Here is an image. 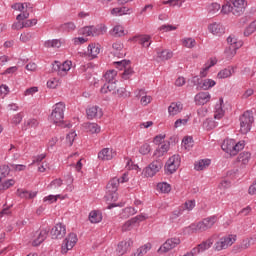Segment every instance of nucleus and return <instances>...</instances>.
<instances>
[{
  "mask_svg": "<svg viewBox=\"0 0 256 256\" xmlns=\"http://www.w3.org/2000/svg\"><path fill=\"white\" fill-rule=\"evenodd\" d=\"M246 7L247 2L245 0H229L223 4L221 13H224V15L232 13L235 17H241L245 13Z\"/></svg>",
  "mask_w": 256,
  "mask_h": 256,
  "instance_id": "1",
  "label": "nucleus"
},
{
  "mask_svg": "<svg viewBox=\"0 0 256 256\" xmlns=\"http://www.w3.org/2000/svg\"><path fill=\"white\" fill-rule=\"evenodd\" d=\"M65 117V105L63 102L56 103L54 105V109L52 110L51 115L49 116V119L51 123L54 125H58V127H62V129H71V123H65L63 121Z\"/></svg>",
  "mask_w": 256,
  "mask_h": 256,
  "instance_id": "2",
  "label": "nucleus"
},
{
  "mask_svg": "<svg viewBox=\"0 0 256 256\" xmlns=\"http://www.w3.org/2000/svg\"><path fill=\"white\" fill-rule=\"evenodd\" d=\"M215 223H217L216 216L208 217L203 219L201 222H198L197 224H191L189 226V231L190 233H203V231L211 229Z\"/></svg>",
  "mask_w": 256,
  "mask_h": 256,
  "instance_id": "3",
  "label": "nucleus"
},
{
  "mask_svg": "<svg viewBox=\"0 0 256 256\" xmlns=\"http://www.w3.org/2000/svg\"><path fill=\"white\" fill-rule=\"evenodd\" d=\"M255 118L253 117V111L247 110L240 116V132L242 135H247L251 131Z\"/></svg>",
  "mask_w": 256,
  "mask_h": 256,
  "instance_id": "4",
  "label": "nucleus"
},
{
  "mask_svg": "<svg viewBox=\"0 0 256 256\" xmlns=\"http://www.w3.org/2000/svg\"><path fill=\"white\" fill-rule=\"evenodd\" d=\"M120 180L119 178H113L110 180L106 186V195L105 199L106 201H117L119 199V195L117 194V191L119 189Z\"/></svg>",
  "mask_w": 256,
  "mask_h": 256,
  "instance_id": "5",
  "label": "nucleus"
},
{
  "mask_svg": "<svg viewBox=\"0 0 256 256\" xmlns=\"http://www.w3.org/2000/svg\"><path fill=\"white\" fill-rule=\"evenodd\" d=\"M179 165H181V156L175 154L170 157L165 165V171L167 175H173V173L179 169Z\"/></svg>",
  "mask_w": 256,
  "mask_h": 256,
  "instance_id": "6",
  "label": "nucleus"
},
{
  "mask_svg": "<svg viewBox=\"0 0 256 256\" xmlns=\"http://www.w3.org/2000/svg\"><path fill=\"white\" fill-rule=\"evenodd\" d=\"M163 169V162L161 160H154L144 170L145 177H155L159 171Z\"/></svg>",
  "mask_w": 256,
  "mask_h": 256,
  "instance_id": "7",
  "label": "nucleus"
},
{
  "mask_svg": "<svg viewBox=\"0 0 256 256\" xmlns=\"http://www.w3.org/2000/svg\"><path fill=\"white\" fill-rule=\"evenodd\" d=\"M77 241V234L70 233L68 237H66L63 241L61 253H63V255L67 254L68 251H71V249H73L74 245H77Z\"/></svg>",
  "mask_w": 256,
  "mask_h": 256,
  "instance_id": "8",
  "label": "nucleus"
},
{
  "mask_svg": "<svg viewBox=\"0 0 256 256\" xmlns=\"http://www.w3.org/2000/svg\"><path fill=\"white\" fill-rule=\"evenodd\" d=\"M235 243V238H233V235L225 236L219 239L214 245L215 251H223V249H227V247H230V245H233Z\"/></svg>",
  "mask_w": 256,
  "mask_h": 256,
  "instance_id": "9",
  "label": "nucleus"
},
{
  "mask_svg": "<svg viewBox=\"0 0 256 256\" xmlns=\"http://www.w3.org/2000/svg\"><path fill=\"white\" fill-rule=\"evenodd\" d=\"M181 244V239L170 238L165 241V243L159 248L158 253H169L171 249H175L177 245Z\"/></svg>",
  "mask_w": 256,
  "mask_h": 256,
  "instance_id": "10",
  "label": "nucleus"
},
{
  "mask_svg": "<svg viewBox=\"0 0 256 256\" xmlns=\"http://www.w3.org/2000/svg\"><path fill=\"white\" fill-rule=\"evenodd\" d=\"M52 239H63L67 235V228L63 223H58L50 231Z\"/></svg>",
  "mask_w": 256,
  "mask_h": 256,
  "instance_id": "11",
  "label": "nucleus"
},
{
  "mask_svg": "<svg viewBox=\"0 0 256 256\" xmlns=\"http://www.w3.org/2000/svg\"><path fill=\"white\" fill-rule=\"evenodd\" d=\"M147 217L145 215L141 214L138 215L128 221H126L122 226V231H131L133 227L135 226V223H139V221H145Z\"/></svg>",
  "mask_w": 256,
  "mask_h": 256,
  "instance_id": "12",
  "label": "nucleus"
},
{
  "mask_svg": "<svg viewBox=\"0 0 256 256\" xmlns=\"http://www.w3.org/2000/svg\"><path fill=\"white\" fill-rule=\"evenodd\" d=\"M131 245H133V240L131 239L120 242L116 249L117 255L119 256L125 255V253H127V251L131 249Z\"/></svg>",
  "mask_w": 256,
  "mask_h": 256,
  "instance_id": "13",
  "label": "nucleus"
},
{
  "mask_svg": "<svg viewBox=\"0 0 256 256\" xmlns=\"http://www.w3.org/2000/svg\"><path fill=\"white\" fill-rule=\"evenodd\" d=\"M88 119H101L103 117V111L97 106H93L86 110Z\"/></svg>",
  "mask_w": 256,
  "mask_h": 256,
  "instance_id": "14",
  "label": "nucleus"
},
{
  "mask_svg": "<svg viewBox=\"0 0 256 256\" xmlns=\"http://www.w3.org/2000/svg\"><path fill=\"white\" fill-rule=\"evenodd\" d=\"M117 80H114L113 82H106L103 87L101 88V93H113V95H116L117 91Z\"/></svg>",
  "mask_w": 256,
  "mask_h": 256,
  "instance_id": "15",
  "label": "nucleus"
},
{
  "mask_svg": "<svg viewBox=\"0 0 256 256\" xmlns=\"http://www.w3.org/2000/svg\"><path fill=\"white\" fill-rule=\"evenodd\" d=\"M49 228L46 229H42L38 235V237L33 241L32 245L33 247H39V245L41 243H43V241H45V239H47V236L49 235Z\"/></svg>",
  "mask_w": 256,
  "mask_h": 256,
  "instance_id": "16",
  "label": "nucleus"
},
{
  "mask_svg": "<svg viewBox=\"0 0 256 256\" xmlns=\"http://www.w3.org/2000/svg\"><path fill=\"white\" fill-rule=\"evenodd\" d=\"M132 41L138 42L142 47H151V42L149 43V41H151V36L149 35L135 36L132 38Z\"/></svg>",
  "mask_w": 256,
  "mask_h": 256,
  "instance_id": "17",
  "label": "nucleus"
},
{
  "mask_svg": "<svg viewBox=\"0 0 256 256\" xmlns=\"http://www.w3.org/2000/svg\"><path fill=\"white\" fill-rule=\"evenodd\" d=\"M98 159L102 161H111L113 159V150H109V148H104L98 153Z\"/></svg>",
  "mask_w": 256,
  "mask_h": 256,
  "instance_id": "18",
  "label": "nucleus"
},
{
  "mask_svg": "<svg viewBox=\"0 0 256 256\" xmlns=\"http://www.w3.org/2000/svg\"><path fill=\"white\" fill-rule=\"evenodd\" d=\"M215 239H217V236H212L208 238L206 241H203L202 243L198 244V249H200V253H203V251H207L215 243Z\"/></svg>",
  "mask_w": 256,
  "mask_h": 256,
  "instance_id": "19",
  "label": "nucleus"
},
{
  "mask_svg": "<svg viewBox=\"0 0 256 256\" xmlns=\"http://www.w3.org/2000/svg\"><path fill=\"white\" fill-rule=\"evenodd\" d=\"M210 33L213 35H223L225 33V28L221 24L213 23L208 26Z\"/></svg>",
  "mask_w": 256,
  "mask_h": 256,
  "instance_id": "20",
  "label": "nucleus"
},
{
  "mask_svg": "<svg viewBox=\"0 0 256 256\" xmlns=\"http://www.w3.org/2000/svg\"><path fill=\"white\" fill-rule=\"evenodd\" d=\"M183 111V104L181 102H173L168 107V112L170 115H177V113H181Z\"/></svg>",
  "mask_w": 256,
  "mask_h": 256,
  "instance_id": "21",
  "label": "nucleus"
},
{
  "mask_svg": "<svg viewBox=\"0 0 256 256\" xmlns=\"http://www.w3.org/2000/svg\"><path fill=\"white\" fill-rule=\"evenodd\" d=\"M209 99H211V95L209 93H198L195 96V101L197 102L198 105H205V103L209 102Z\"/></svg>",
  "mask_w": 256,
  "mask_h": 256,
  "instance_id": "22",
  "label": "nucleus"
},
{
  "mask_svg": "<svg viewBox=\"0 0 256 256\" xmlns=\"http://www.w3.org/2000/svg\"><path fill=\"white\" fill-rule=\"evenodd\" d=\"M227 43L231 49H241V47H243V41L237 40L234 36H229L227 38Z\"/></svg>",
  "mask_w": 256,
  "mask_h": 256,
  "instance_id": "23",
  "label": "nucleus"
},
{
  "mask_svg": "<svg viewBox=\"0 0 256 256\" xmlns=\"http://www.w3.org/2000/svg\"><path fill=\"white\" fill-rule=\"evenodd\" d=\"M211 165L210 159H202L194 164V169L196 171H203V169H207Z\"/></svg>",
  "mask_w": 256,
  "mask_h": 256,
  "instance_id": "24",
  "label": "nucleus"
},
{
  "mask_svg": "<svg viewBox=\"0 0 256 256\" xmlns=\"http://www.w3.org/2000/svg\"><path fill=\"white\" fill-rule=\"evenodd\" d=\"M157 57L160 59V61H169V59L173 57V52L169 50H158Z\"/></svg>",
  "mask_w": 256,
  "mask_h": 256,
  "instance_id": "25",
  "label": "nucleus"
},
{
  "mask_svg": "<svg viewBox=\"0 0 256 256\" xmlns=\"http://www.w3.org/2000/svg\"><path fill=\"white\" fill-rule=\"evenodd\" d=\"M84 129H86V131L92 134L101 133V128L99 127V125H97V123H91V122L84 123Z\"/></svg>",
  "mask_w": 256,
  "mask_h": 256,
  "instance_id": "26",
  "label": "nucleus"
},
{
  "mask_svg": "<svg viewBox=\"0 0 256 256\" xmlns=\"http://www.w3.org/2000/svg\"><path fill=\"white\" fill-rule=\"evenodd\" d=\"M88 53L92 57V59H95L101 53V47L99 44H90L88 45Z\"/></svg>",
  "mask_w": 256,
  "mask_h": 256,
  "instance_id": "27",
  "label": "nucleus"
},
{
  "mask_svg": "<svg viewBox=\"0 0 256 256\" xmlns=\"http://www.w3.org/2000/svg\"><path fill=\"white\" fill-rule=\"evenodd\" d=\"M89 221L91 223H101V221H103V216L101 213H99V211L93 210L89 214Z\"/></svg>",
  "mask_w": 256,
  "mask_h": 256,
  "instance_id": "28",
  "label": "nucleus"
},
{
  "mask_svg": "<svg viewBox=\"0 0 256 256\" xmlns=\"http://www.w3.org/2000/svg\"><path fill=\"white\" fill-rule=\"evenodd\" d=\"M92 37H97L98 35H103L107 31V28L103 25L90 26Z\"/></svg>",
  "mask_w": 256,
  "mask_h": 256,
  "instance_id": "29",
  "label": "nucleus"
},
{
  "mask_svg": "<svg viewBox=\"0 0 256 256\" xmlns=\"http://www.w3.org/2000/svg\"><path fill=\"white\" fill-rule=\"evenodd\" d=\"M233 73H235V68L228 67V68L221 70L218 73L217 77H218V79H227V77H231V75H233Z\"/></svg>",
  "mask_w": 256,
  "mask_h": 256,
  "instance_id": "30",
  "label": "nucleus"
},
{
  "mask_svg": "<svg viewBox=\"0 0 256 256\" xmlns=\"http://www.w3.org/2000/svg\"><path fill=\"white\" fill-rule=\"evenodd\" d=\"M38 126H39V121L37 119H35V118H31V119H28L24 123L22 129L24 131H27V129H36V127H38Z\"/></svg>",
  "mask_w": 256,
  "mask_h": 256,
  "instance_id": "31",
  "label": "nucleus"
},
{
  "mask_svg": "<svg viewBox=\"0 0 256 256\" xmlns=\"http://www.w3.org/2000/svg\"><path fill=\"white\" fill-rule=\"evenodd\" d=\"M219 101H220V104H217L215 107L216 112L214 114V118L223 119L225 115V111H223V98H220Z\"/></svg>",
  "mask_w": 256,
  "mask_h": 256,
  "instance_id": "32",
  "label": "nucleus"
},
{
  "mask_svg": "<svg viewBox=\"0 0 256 256\" xmlns=\"http://www.w3.org/2000/svg\"><path fill=\"white\" fill-rule=\"evenodd\" d=\"M217 85V82L213 79H205L202 81V84L200 86V89H203V91H209L212 87H215Z\"/></svg>",
  "mask_w": 256,
  "mask_h": 256,
  "instance_id": "33",
  "label": "nucleus"
},
{
  "mask_svg": "<svg viewBox=\"0 0 256 256\" xmlns=\"http://www.w3.org/2000/svg\"><path fill=\"white\" fill-rule=\"evenodd\" d=\"M15 185V180L14 179H6L2 180L0 182V191H7L10 187H13Z\"/></svg>",
  "mask_w": 256,
  "mask_h": 256,
  "instance_id": "34",
  "label": "nucleus"
},
{
  "mask_svg": "<svg viewBox=\"0 0 256 256\" xmlns=\"http://www.w3.org/2000/svg\"><path fill=\"white\" fill-rule=\"evenodd\" d=\"M11 173V168L9 166L4 165L0 167V183L9 177V174Z\"/></svg>",
  "mask_w": 256,
  "mask_h": 256,
  "instance_id": "35",
  "label": "nucleus"
},
{
  "mask_svg": "<svg viewBox=\"0 0 256 256\" xmlns=\"http://www.w3.org/2000/svg\"><path fill=\"white\" fill-rule=\"evenodd\" d=\"M151 250V243L144 244L142 247L138 248L134 256H143L146 255L148 251Z\"/></svg>",
  "mask_w": 256,
  "mask_h": 256,
  "instance_id": "36",
  "label": "nucleus"
},
{
  "mask_svg": "<svg viewBox=\"0 0 256 256\" xmlns=\"http://www.w3.org/2000/svg\"><path fill=\"white\" fill-rule=\"evenodd\" d=\"M115 77H117V71L116 70H108L104 74V79L106 83H111L115 81Z\"/></svg>",
  "mask_w": 256,
  "mask_h": 256,
  "instance_id": "37",
  "label": "nucleus"
},
{
  "mask_svg": "<svg viewBox=\"0 0 256 256\" xmlns=\"http://www.w3.org/2000/svg\"><path fill=\"white\" fill-rule=\"evenodd\" d=\"M237 159L239 163L247 165V163H249V159H251V152H242L239 154Z\"/></svg>",
  "mask_w": 256,
  "mask_h": 256,
  "instance_id": "38",
  "label": "nucleus"
},
{
  "mask_svg": "<svg viewBox=\"0 0 256 256\" xmlns=\"http://www.w3.org/2000/svg\"><path fill=\"white\" fill-rule=\"evenodd\" d=\"M131 9L127 8V7H121V8H113L111 10V14L112 15H127L130 14Z\"/></svg>",
  "mask_w": 256,
  "mask_h": 256,
  "instance_id": "39",
  "label": "nucleus"
},
{
  "mask_svg": "<svg viewBox=\"0 0 256 256\" xmlns=\"http://www.w3.org/2000/svg\"><path fill=\"white\" fill-rule=\"evenodd\" d=\"M169 145V142L167 144H163L160 148L156 149L154 155L163 157V155L169 151Z\"/></svg>",
  "mask_w": 256,
  "mask_h": 256,
  "instance_id": "40",
  "label": "nucleus"
},
{
  "mask_svg": "<svg viewBox=\"0 0 256 256\" xmlns=\"http://www.w3.org/2000/svg\"><path fill=\"white\" fill-rule=\"evenodd\" d=\"M237 50L238 49H233L231 48V46L226 47L225 51H224V55L226 57V59L231 60L235 57V55H237Z\"/></svg>",
  "mask_w": 256,
  "mask_h": 256,
  "instance_id": "41",
  "label": "nucleus"
},
{
  "mask_svg": "<svg viewBox=\"0 0 256 256\" xmlns=\"http://www.w3.org/2000/svg\"><path fill=\"white\" fill-rule=\"evenodd\" d=\"M133 73H135V71H133V68H131V65H128L124 68L123 73L121 74L122 79H131V76L133 75Z\"/></svg>",
  "mask_w": 256,
  "mask_h": 256,
  "instance_id": "42",
  "label": "nucleus"
},
{
  "mask_svg": "<svg viewBox=\"0 0 256 256\" xmlns=\"http://www.w3.org/2000/svg\"><path fill=\"white\" fill-rule=\"evenodd\" d=\"M114 65L120 71H124L126 67H129V65H131V60H122V61L114 62Z\"/></svg>",
  "mask_w": 256,
  "mask_h": 256,
  "instance_id": "43",
  "label": "nucleus"
},
{
  "mask_svg": "<svg viewBox=\"0 0 256 256\" xmlns=\"http://www.w3.org/2000/svg\"><path fill=\"white\" fill-rule=\"evenodd\" d=\"M44 47H53L59 49L61 47V40L59 39H54V40H48L44 43Z\"/></svg>",
  "mask_w": 256,
  "mask_h": 256,
  "instance_id": "44",
  "label": "nucleus"
},
{
  "mask_svg": "<svg viewBox=\"0 0 256 256\" xmlns=\"http://www.w3.org/2000/svg\"><path fill=\"white\" fill-rule=\"evenodd\" d=\"M157 189H159L161 193H169V191H171V185L167 182L158 183Z\"/></svg>",
  "mask_w": 256,
  "mask_h": 256,
  "instance_id": "45",
  "label": "nucleus"
},
{
  "mask_svg": "<svg viewBox=\"0 0 256 256\" xmlns=\"http://www.w3.org/2000/svg\"><path fill=\"white\" fill-rule=\"evenodd\" d=\"M235 145V140H226L224 141V143L222 144V149L223 151H225L226 153L228 151H231V148Z\"/></svg>",
  "mask_w": 256,
  "mask_h": 256,
  "instance_id": "46",
  "label": "nucleus"
},
{
  "mask_svg": "<svg viewBox=\"0 0 256 256\" xmlns=\"http://www.w3.org/2000/svg\"><path fill=\"white\" fill-rule=\"evenodd\" d=\"M113 33L114 37H123L125 36V29H123V26H115Z\"/></svg>",
  "mask_w": 256,
  "mask_h": 256,
  "instance_id": "47",
  "label": "nucleus"
},
{
  "mask_svg": "<svg viewBox=\"0 0 256 256\" xmlns=\"http://www.w3.org/2000/svg\"><path fill=\"white\" fill-rule=\"evenodd\" d=\"M60 29H61L62 31H67V32H69V31H75V23H73V22H67V23H65V24H62V25L60 26Z\"/></svg>",
  "mask_w": 256,
  "mask_h": 256,
  "instance_id": "48",
  "label": "nucleus"
},
{
  "mask_svg": "<svg viewBox=\"0 0 256 256\" xmlns=\"http://www.w3.org/2000/svg\"><path fill=\"white\" fill-rule=\"evenodd\" d=\"M139 153H141V155H149V153H151V145L148 143L143 144L139 149Z\"/></svg>",
  "mask_w": 256,
  "mask_h": 256,
  "instance_id": "49",
  "label": "nucleus"
},
{
  "mask_svg": "<svg viewBox=\"0 0 256 256\" xmlns=\"http://www.w3.org/2000/svg\"><path fill=\"white\" fill-rule=\"evenodd\" d=\"M256 27L255 24L252 22L245 30H244V36L249 37V35H253L255 33Z\"/></svg>",
  "mask_w": 256,
  "mask_h": 256,
  "instance_id": "50",
  "label": "nucleus"
},
{
  "mask_svg": "<svg viewBox=\"0 0 256 256\" xmlns=\"http://www.w3.org/2000/svg\"><path fill=\"white\" fill-rule=\"evenodd\" d=\"M163 5H170V7H181L183 3L181 0H168V1H163Z\"/></svg>",
  "mask_w": 256,
  "mask_h": 256,
  "instance_id": "51",
  "label": "nucleus"
},
{
  "mask_svg": "<svg viewBox=\"0 0 256 256\" xmlns=\"http://www.w3.org/2000/svg\"><path fill=\"white\" fill-rule=\"evenodd\" d=\"M183 45H184V47H187L188 49H193V47H195V45H196L195 39H193V38L184 39Z\"/></svg>",
  "mask_w": 256,
  "mask_h": 256,
  "instance_id": "52",
  "label": "nucleus"
},
{
  "mask_svg": "<svg viewBox=\"0 0 256 256\" xmlns=\"http://www.w3.org/2000/svg\"><path fill=\"white\" fill-rule=\"evenodd\" d=\"M221 9V4L219 3H212L209 8L210 15H215V13L219 12Z\"/></svg>",
  "mask_w": 256,
  "mask_h": 256,
  "instance_id": "53",
  "label": "nucleus"
},
{
  "mask_svg": "<svg viewBox=\"0 0 256 256\" xmlns=\"http://www.w3.org/2000/svg\"><path fill=\"white\" fill-rule=\"evenodd\" d=\"M80 35H86V37H92L93 32H91V26H85L84 28L80 29Z\"/></svg>",
  "mask_w": 256,
  "mask_h": 256,
  "instance_id": "54",
  "label": "nucleus"
},
{
  "mask_svg": "<svg viewBox=\"0 0 256 256\" xmlns=\"http://www.w3.org/2000/svg\"><path fill=\"white\" fill-rule=\"evenodd\" d=\"M75 137H77V134L75 132H70L69 134H67L66 141L69 143V147L73 146Z\"/></svg>",
  "mask_w": 256,
  "mask_h": 256,
  "instance_id": "55",
  "label": "nucleus"
},
{
  "mask_svg": "<svg viewBox=\"0 0 256 256\" xmlns=\"http://www.w3.org/2000/svg\"><path fill=\"white\" fill-rule=\"evenodd\" d=\"M32 37L33 34H31V32L23 33L20 35V41L27 43V41H31Z\"/></svg>",
  "mask_w": 256,
  "mask_h": 256,
  "instance_id": "56",
  "label": "nucleus"
},
{
  "mask_svg": "<svg viewBox=\"0 0 256 256\" xmlns=\"http://www.w3.org/2000/svg\"><path fill=\"white\" fill-rule=\"evenodd\" d=\"M116 94L118 95V97H129V93L127 92V89L121 87L119 89L116 90Z\"/></svg>",
  "mask_w": 256,
  "mask_h": 256,
  "instance_id": "57",
  "label": "nucleus"
},
{
  "mask_svg": "<svg viewBox=\"0 0 256 256\" xmlns=\"http://www.w3.org/2000/svg\"><path fill=\"white\" fill-rule=\"evenodd\" d=\"M21 121H23V114L22 113L16 114L12 119V123H14V125H19V123H21Z\"/></svg>",
  "mask_w": 256,
  "mask_h": 256,
  "instance_id": "58",
  "label": "nucleus"
},
{
  "mask_svg": "<svg viewBox=\"0 0 256 256\" xmlns=\"http://www.w3.org/2000/svg\"><path fill=\"white\" fill-rule=\"evenodd\" d=\"M12 29H13L14 31H19V30H21V29H24L23 22L17 20V22H15V23L12 24Z\"/></svg>",
  "mask_w": 256,
  "mask_h": 256,
  "instance_id": "59",
  "label": "nucleus"
},
{
  "mask_svg": "<svg viewBox=\"0 0 256 256\" xmlns=\"http://www.w3.org/2000/svg\"><path fill=\"white\" fill-rule=\"evenodd\" d=\"M231 187V181L229 180H222L219 184L220 189H229Z\"/></svg>",
  "mask_w": 256,
  "mask_h": 256,
  "instance_id": "60",
  "label": "nucleus"
},
{
  "mask_svg": "<svg viewBox=\"0 0 256 256\" xmlns=\"http://www.w3.org/2000/svg\"><path fill=\"white\" fill-rule=\"evenodd\" d=\"M59 197H61V195H49L48 197L44 198V202L49 201L50 203H54L57 201V199H59Z\"/></svg>",
  "mask_w": 256,
  "mask_h": 256,
  "instance_id": "61",
  "label": "nucleus"
},
{
  "mask_svg": "<svg viewBox=\"0 0 256 256\" xmlns=\"http://www.w3.org/2000/svg\"><path fill=\"white\" fill-rule=\"evenodd\" d=\"M153 98L151 97V96H147V95H145V96H143L142 98H141V104L142 105H144V106H146V105H149V103H151V100H152Z\"/></svg>",
  "mask_w": 256,
  "mask_h": 256,
  "instance_id": "62",
  "label": "nucleus"
},
{
  "mask_svg": "<svg viewBox=\"0 0 256 256\" xmlns=\"http://www.w3.org/2000/svg\"><path fill=\"white\" fill-rule=\"evenodd\" d=\"M37 91H39L38 87H30L28 89H26V91L24 92V95H33L34 93H37Z\"/></svg>",
  "mask_w": 256,
  "mask_h": 256,
  "instance_id": "63",
  "label": "nucleus"
},
{
  "mask_svg": "<svg viewBox=\"0 0 256 256\" xmlns=\"http://www.w3.org/2000/svg\"><path fill=\"white\" fill-rule=\"evenodd\" d=\"M249 195H256V180L248 189Z\"/></svg>",
  "mask_w": 256,
  "mask_h": 256,
  "instance_id": "64",
  "label": "nucleus"
}]
</instances>
